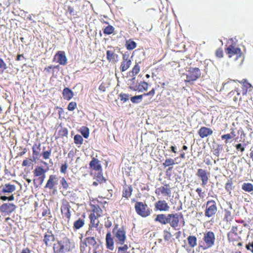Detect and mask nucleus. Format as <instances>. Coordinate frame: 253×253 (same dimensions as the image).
I'll list each match as a JSON object with an SVG mask.
<instances>
[{
  "label": "nucleus",
  "instance_id": "1",
  "mask_svg": "<svg viewBox=\"0 0 253 253\" xmlns=\"http://www.w3.org/2000/svg\"><path fill=\"white\" fill-rule=\"evenodd\" d=\"M74 248V243L71 241L69 239L65 238L58 242V244L54 246L53 249L56 253H63L66 252H69Z\"/></svg>",
  "mask_w": 253,
  "mask_h": 253
},
{
  "label": "nucleus",
  "instance_id": "2",
  "mask_svg": "<svg viewBox=\"0 0 253 253\" xmlns=\"http://www.w3.org/2000/svg\"><path fill=\"white\" fill-rule=\"evenodd\" d=\"M135 209L136 213L142 217H147L151 213L147 205L143 202H137L135 204Z\"/></svg>",
  "mask_w": 253,
  "mask_h": 253
},
{
  "label": "nucleus",
  "instance_id": "3",
  "mask_svg": "<svg viewBox=\"0 0 253 253\" xmlns=\"http://www.w3.org/2000/svg\"><path fill=\"white\" fill-rule=\"evenodd\" d=\"M118 225H115L113 230V233L116 239V241L117 243L123 245L126 239V231L123 228L118 229Z\"/></svg>",
  "mask_w": 253,
  "mask_h": 253
},
{
  "label": "nucleus",
  "instance_id": "4",
  "mask_svg": "<svg viewBox=\"0 0 253 253\" xmlns=\"http://www.w3.org/2000/svg\"><path fill=\"white\" fill-rule=\"evenodd\" d=\"M201 73L198 68L190 67L188 71L185 81L190 82L195 81L201 77Z\"/></svg>",
  "mask_w": 253,
  "mask_h": 253
},
{
  "label": "nucleus",
  "instance_id": "5",
  "mask_svg": "<svg viewBox=\"0 0 253 253\" xmlns=\"http://www.w3.org/2000/svg\"><path fill=\"white\" fill-rule=\"evenodd\" d=\"M216 211L217 207L215 201L213 200L208 201L206 203L205 216L208 217H211L216 213Z\"/></svg>",
  "mask_w": 253,
  "mask_h": 253
},
{
  "label": "nucleus",
  "instance_id": "6",
  "mask_svg": "<svg viewBox=\"0 0 253 253\" xmlns=\"http://www.w3.org/2000/svg\"><path fill=\"white\" fill-rule=\"evenodd\" d=\"M179 221V215L177 213H169L167 214V224H169L173 229H176L178 225Z\"/></svg>",
  "mask_w": 253,
  "mask_h": 253
},
{
  "label": "nucleus",
  "instance_id": "7",
  "mask_svg": "<svg viewBox=\"0 0 253 253\" xmlns=\"http://www.w3.org/2000/svg\"><path fill=\"white\" fill-rule=\"evenodd\" d=\"M204 241L206 244V247L205 248H209L211 247L214 244L215 236L211 231H209L205 234Z\"/></svg>",
  "mask_w": 253,
  "mask_h": 253
},
{
  "label": "nucleus",
  "instance_id": "8",
  "mask_svg": "<svg viewBox=\"0 0 253 253\" xmlns=\"http://www.w3.org/2000/svg\"><path fill=\"white\" fill-rule=\"evenodd\" d=\"M209 175V172L202 169H198L196 173V175L202 180V186H205L207 184Z\"/></svg>",
  "mask_w": 253,
  "mask_h": 253
},
{
  "label": "nucleus",
  "instance_id": "9",
  "mask_svg": "<svg viewBox=\"0 0 253 253\" xmlns=\"http://www.w3.org/2000/svg\"><path fill=\"white\" fill-rule=\"evenodd\" d=\"M16 208V206L13 204L5 203L0 206V211L7 214H9L14 211Z\"/></svg>",
  "mask_w": 253,
  "mask_h": 253
},
{
  "label": "nucleus",
  "instance_id": "10",
  "mask_svg": "<svg viewBox=\"0 0 253 253\" xmlns=\"http://www.w3.org/2000/svg\"><path fill=\"white\" fill-rule=\"evenodd\" d=\"M16 187L14 185L9 183L6 184L4 186L0 187V195L3 194L7 195L14 191Z\"/></svg>",
  "mask_w": 253,
  "mask_h": 253
},
{
  "label": "nucleus",
  "instance_id": "11",
  "mask_svg": "<svg viewBox=\"0 0 253 253\" xmlns=\"http://www.w3.org/2000/svg\"><path fill=\"white\" fill-rule=\"evenodd\" d=\"M84 244L86 246H92L93 248V253H96V250L98 247L93 237H88L84 239Z\"/></svg>",
  "mask_w": 253,
  "mask_h": 253
},
{
  "label": "nucleus",
  "instance_id": "12",
  "mask_svg": "<svg viewBox=\"0 0 253 253\" xmlns=\"http://www.w3.org/2000/svg\"><path fill=\"white\" fill-rule=\"evenodd\" d=\"M54 58L57 59V62L60 65H65L67 64V59L64 51H58L55 55Z\"/></svg>",
  "mask_w": 253,
  "mask_h": 253
},
{
  "label": "nucleus",
  "instance_id": "13",
  "mask_svg": "<svg viewBox=\"0 0 253 253\" xmlns=\"http://www.w3.org/2000/svg\"><path fill=\"white\" fill-rule=\"evenodd\" d=\"M156 209L160 211H169V207L165 200H160L155 204Z\"/></svg>",
  "mask_w": 253,
  "mask_h": 253
},
{
  "label": "nucleus",
  "instance_id": "14",
  "mask_svg": "<svg viewBox=\"0 0 253 253\" xmlns=\"http://www.w3.org/2000/svg\"><path fill=\"white\" fill-rule=\"evenodd\" d=\"M70 208L71 206L67 202H63L61 207L62 213L68 219H70L71 217Z\"/></svg>",
  "mask_w": 253,
  "mask_h": 253
},
{
  "label": "nucleus",
  "instance_id": "15",
  "mask_svg": "<svg viewBox=\"0 0 253 253\" xmlns=\"http://www.w3.org/2000/svg\"><path fill=\"white\" fill-rule=\"evenodd\" d=\"M58 184V178L55 175H51L45 185V188L52 189Z\"/></svg>",
  "mask_w": 253,
  "mask_h": 253
},
{
  "label": "nucleus",
  "instance_id": "16",
  "mask_svg": "<svg viewBox=\"0 0 253 253\" xmlns=\"http://www.w3.org/2000/svg\"><path fill=\"white\" fill-rule=\"evenodd\" d=\"M212 132L210 128L203 126L199 130L198 134L201 138H204L211 135Z\"/></svg>",
  "mask_w": 253,
  "mask_h": 253
},
{
  "label": "nucleus",
  "instance_id": "17",
  "mask_svg": "<svg viewBox=\"0 0 253 253\" xmlns=\"http://www.w3.org/2000/svg\"><path fill=\"white\" fill-rule=\"evenodd\" d=\"M54 239V236L52 232L48 231L44 235L43 241L47 246H50Z\"/></svg>",
  "mask_w": 253,
  "mask_h": 253
},
{
  "label": "nucleus",
  "instance_id": "18",
  "mask_svg": "<svg viewBox=\"0 0 253 253\" xmlns=\"http://www.w3.org/2000/svg\"><path fill=\"white\" fill-rule=\"evenodd\" d=\"M89 167L95 170H102L100 161L95 158H93L89 163Z\"/></svg>",
  "mask_w": 253,
  "mask_h": 253
},
{
  "label": "nucleus",
  "instance_id": "19",
  "mask_svg": "<svg viewBox=\"0 0 253 253\" xmlns=\"http://www.w3.org/2000/svg\"><path fill=\"white\" fill-rule=\"evenodd\" d=\"M106 243L107 248L111 251H113L114 250V241L110 232H108L106 234Z\"/></svg>",
  "mask_w": 253,
  "mask_h": 253
},
{
  "label": "nucleus",
  "instance_id": "20",
  "mask_svg": "<svg viewBox=\"0 0 253 253\" xmlns=\"http://www.w3.org/2000/svg\"><path fill=\"white\" fill-rule=\"evenodd\" d=\"M63 97L67 100H71L74 96L73 92L68 87L64 88L62 92Z\"/></svg>",
  "mask_w": 253,
  "mask_h": 253
},
{
  "label": "nucleus",
  "instance_id": "21",
  "mask_svg": "<svg viewBox=\"0 0 253 253\" xmlns=\"http://www.w3.org/2000/svg\"><path fill=\"white\" fill-rule=\"evenodd\" d=\"M148 88V84L145 82H141L139 84L135 85L133 91H138L139 92H143L146 91Z\"/></svg>",
  "mask_w": 253,
  "mask_h": 253
},
{
  "label": "nucleus",
  "instance_id": "22",
  "mask_svg": "<svg viewBox=\"0 0 253 253\" xmlns=\"http://www.w3.org/2000/svg\"><path fill=\"white\" fill-rule=\"evenodd\" d=\"M227 51L228 54H236L237 56H241V50L239 47H235L233 45H230L227 48Z\"/></svg>",
  "mask_w": 253,
  "mask_h": 253
},
{
  "label": "nucleus",
  "instance_id": "23",
  "mask_svg": "<svg viewBox=\"0 0 253 253\" xmlns=\"http://www.w3.org/2000/svg\"><path fill=\"white\" fill-rule=\"evenodd\" d=\"M167 214H159L156 215L154 219L155 222H158L161 224H167Z\"/></svg>",
  "mask_w": 253,
  "mask_h": 253
},
{
  "label": "nucleus",
  "instance_id": "24",
  "mask_svg": "<svg viewBox=\"0 0 253 253\" xmlns=\"http://www.w3.org/2000/svg\"><path fill=\"white\" fill-rule=\"evenodd\" d=\"M106 56L108 61L115 62L116 59L118 57V55L114 51L108 50L106 52Z\"/></svg>",
  "mask_w": 253,
  "mask_h": 253
},
{
  "label": "nucleus",
  "instance_id": "25",
  "mask_svg": "<svg viewBox=\"0 0 253 253\" xmlns=\"http://www.w3.org/2000/svg\"><path fill=\"white\" fill-rule=\"evenodd\" d=\"M131 64V60H125L123 61L120 66V69L122 72H124L127 70Z\"/></svg>",
  "mask_w": 253,
  "mask_h": 253
},
{
  "label": "nucleus",
  "instance_id": "26",
  "mask_svg": "<svg viewBox=\"0 0 253 253\" xmlns=\"http://www.w3.org/2000/svg\"><path fill=\"white\" fill-rule=\"evenodd\" d=\"M84 224V219L80 218L74 222L73 227L75 229L77 230L83 227Z\"/></svg>",
  "mask_w": 253,
  "mask_h": 253
},
{
  "label": "nucleus",
  "instance_id": "27",
  "mask_svg": "<svg viewBox=\"0 0 253 253\" xmlns=\"http://www.w3.org/2000/svg\"><path fill=\"white\" fill-rule=\"evenodd\" d=\"M237 228L236 227L233 226L231 228V231L228 233L227 239L229 242H233L234 240V239L233 238V234H234L235 235H237Z\"/></svg>",
  "mask_w": 253,
  "mask_h": 253
},
{
  "label": "nucleus",
  "instance_id": "28",
  "mask_svg": "<svg viewBox=\"0 0 253 253\" xmlns=\"http://www.w3.org/2000/svg\"><path fill=\"white\" fill-rule=\"evenodd\" d=\"M160 191L162 194L167 196H169L171 193V190L169 188V185L166 184L160 188Z\"/></svg>",
  "mask_w": 253,
  "mask_h": 253
},
{
  "label": "nucleus",
  "instance_id": "29",
  "mask_svg": "<svg viewBox=\"0 0 253 253\" xmlns=\"http://www.w3.org/2000/svg\"><path fill=\"white\" fill-rule=\"evenodd\" d=\"M242 189L246 192H252L253 191V185L250 183H244Z\"/></svg>",
  "mask_w": 253,
  "mask_h": 253
},
{
  "label": "nucleus",
  "instance_id": "30",
  "mask_svg": "<svg viewBox=\"0 0 253 253\" xmlns=\"http://www.w3.org/2000/svg\"><path fill=\"white\" fill-rule=\"evenodd\" d=\"M45 170L41 167H37L34 171L35 176H41L45 174Z\"/></svg>",
  "mask_w": 253,
  "mask_h": 253
},
{
  "label": "nucleus",
  "instance_id": "31",
  "mask_svg": "<svg viewBox=\"0 0 253 253\" xmlns=\"http://www.w3.org/2000/svg\"><path fill=\"white\" fill-rule=\"evenodd\" d=\"M189 245L191 247H194L197 245V238L194 236H189L187 238Z\"/></svg>",
  "mask_w": 253,
  "mask_h": 253
},
{
  "label": "nucleus",
  "instance_id": "32",
  "mask_svg": "<svg viewBox=\"0 0 253 253\" xmlns=\"http://www.w3.org/2000/svg\"><path fill=\"white\" fill-rule=\"evenodd\" d=\"M132 188L130 186H126L125 187L123 191V197L126 198L129 197L131 195Z\"/></svg>",
  "mask_w": 253,
  "mask_h": 253
},
{
  "label": "nucleus",
  "instance_id": "33",
  "mask_svg": "<svg viewBox=\"0 0 253 253\" xmlns=\"http://www.w3.org/2000/svg\"><path fill=\"white\" fill-rule=\"evenodd\" d=\"M90 219V224L91 226L97 227L98 225L99 221L96 219L94 214H90L89 216Z\"/></svg>",
  "mask_w": 253,
  "mask_h": 253
},
{
  "label": "nucleus",
  "instance_id": "34",
  "mask_svg": "<svg viewBox=\"0 0 253 253\" xmlns=\"http://www.w3.org/2000/svg\"><path fill=\"white\" fill-rule=\"evenodd\" d=\"M126 47L128 50H132L136 47V43L132 41H128L126 42Z\"/></svg>",
  "mask_w": 253,
  "mask_h": 253
},
{
  "label": "nucleus",
  "instance_id": "35",
  "mask_svg": "<svg viewBox=\"0 0 253 253\" xmlns=\"http://www.w3.org/2000/svg\"><path fill=\"white\" fill-rule=\"evenodd\" d=\"M143 95H135L130 98L131 101L133 103L138 104L142 101Z\"/></svg>",
  "mask_w": 253,
  "mask_h": 253
},
{
  "label": "nucleus",
  "instance_id": "36",
  "mask_svg": "<svg viewBox=\"0 0 253 253\" xmlns=\"http://www.w3.org/2000/svg\"><path fill=\"white\" fill-rule=\"evenodd\" d=\"M137 83L135 82V78L133 77L131 79L128 80L127 85H129V87L130 89L133 90V88H135V85H136Z\"/></svg>",
  "mask_w": 253,
  "mask_h": 253
},
{
  "label": "nucleus",
  "instance_id": "37",
  "mask_svg": "<svg viewBox=\"0 0 253 253\" xmlns=\"http://www.w3.org/2000/svg\"><path fill=\"white\" fill-rule=\"evenodd\" d=\"M74 140L75 144L81 145L83 143V138L82 136L79 134H76L74 136Z\"/></svg>",
  "mask_w": 253,
  "mask_h": 253
},
{
  "label": "nucleus",
  "instance_id": "38",
  "mask_svg": "<svg viewBox=\"0 0 253 253\" xmlns=\"http://www.w3.org/2000/svg\"><path fill=\"white\" fill-rule=\"evenodd\" d=\"M115 28L111 25H108L103 30L104 34L106 35H110L114 33Z\"/></svg>",
  "mask_w": 253,
  "mask_h": 253
},
{
  "label": "nucleus",
  "instance_id": "39",
  "mask_svg": "<svg viewBox=\"0 0 253 253\" xmlns=\"http://www.w3.org/2000/svg\"><path fill=\"white\" fill-rule=\"evenodd\" d=\"M81 132L83 136L85 138H88L89 136V129L87 127L83 126L81 128Z\"/></svg>",
  "mask_w": 253,
  "mask_h": 253
},
{
  "label": "nucleus",
  "instance_id": "40",
  "mask_svg": "<svg viewBox=\"0 0 253 253\" xmlns=\"http://www.w3.org/2000/svg\"><path fill=\"white\" fill-rule=\"evenodd\" d=\"M175 164L174 160L169 158L166 160L165 162L163 164L165 167L172 166Z\"/></svg>",
  "mask_w": 253,
  "mask_h": 253
},
{
  "label": "nucleus",
  "instance_id": "41",
  "mask_svg": "<svg viewBox=\"0 0 253 253\" xmlns=\"http://www.w3.org/2000/svg\"><path fill=\"white\" fill-rule=\"evenodd\" d=\"M223 149V146L221 144L217 145L216 148L213 150V154L216 156H219L220 153Z\"/></svg>",
  "mask_w": 253,
  "mask_h": 253
},
{
  "label": "nucleus",
  "instance_id": "42",
  "mask_svg": "<svg viewBox=\"0 0 253 253\" xmlns=\"http://www.w3.org/2000/svg\"><path fill=\"white\" fill-rule=\"evenodd\" d=\"M224 218L227 221H231L232 219L231 212L228 210H225Z\"/></svg>",
  "mask_w": 253,
  "mask_h": 253
},
{
  "label": "nucleus",
  "instance_id": "43",
  "mask_svg": "<svg viewBox=\"0 0 253 253\" xmlns=\"http://www.w3.org/2000/svg\"><path fill=\"white\" fill-rule=\"evenodd\" d=\"M60 182V184H61L64 190H67V189L69 187V185H68V184L66 180H65V179L64 177H62L61 178Z\"/></svg>",
  "mask_w": 253,
  "mask_h": 253
},
{
  "label": "nucleus",
  "instance_id": "44",
  "mask_svg": "<svg viewBox=\"0 0 253 253\" xmlns=\"http://www.w3.org/2000/svg\"><path fill=\"white\" fill-rule=\"evenodd\" d=\"M139 71H140V67L139 66L138 64L136 63L135 65V66L133 67V68H132L131 73H132V75L134 76V75L137 74L139 73Z\"/></svg>",
  "mask_w": 253,
  "mask_h": 253
},
{
  "label": "nucleus",
  "instance_id": "45",
  "mask_svg": "<svg viewBox=\"0 0 253 253\" xmlns=\"http://www.w3.org/2000/svg\"><path fill=\"white\" fill-rule=\"evenodd\" d=\"M171 236L172 235L169 231L166 230L164 231V237L165 241H169L171 238Z\"/></svg>",
  "mask_w": 253,
  "mask_h": 253
},
{
  "label": "nucleus",
  "instance_id": "46",
  "mask_svg": "<svg viewBox=\"0 0 253 253\" xmlns=\"http://www.w3.org/2000/svg\"><path fill=\"white\" fill-rule=\"evenodd\" d=\"M129 97V96L128 94L124 93V94H120V99L122 101H124L125 102L128 100Z\"/></svg>",
  "mask_w": 253,
  "mask_h": 253
},
{
  "label": "nucleus",
  "instance_id": "47",
  "mask_svg": "<svg viewBox=\"0 0 253 253\" xmlns=\"http://www.w3.org/2000/svg\"><path fill=\"white\" fill-rule=\"evenodd\" d=\"M96 180L100 183H102L105 182L106 179L101 173H98L96 176Z\"/></svg>",
  "mask_w": 253,
  "mask_h": 253
},
{
  "label": "nucleus",
  "instance_id": "48",
  "mask_svg": "<svg viewBox=\"0 0 253 253\" xmlns=\"http://www.w3.org/2000/svg\"><path fill=\"white\" fill-rule=\"evenodd\" d=\"M77 107V104L75 102H70L68 106V109L69 111H73Z\"/></svg>",
  "mask_w": 253,
  "mask_h": 253
},
{
  "label": "nucleus",
  "instance_id": "49",
  "mask_svg": "<svg viewBox=\"0 0 253 253\" xmlns=\"http://www.w3.org/2000/svg\"><path fill=\"white\" fill-rule=\"evenodd\" d=\"M225 189L230 193V191L232 189V182L231 181H228L225 186Z\"/></svg>",
  "mask_w": 253,
  "mask_h": 253
},
{
  "label": "nucleus",
  "instance_id": "50",
  "mask_svg": "<svg viewBox=\"0 0 253 253\" xmlns=\"http://www.w3.org/2000/svg\"><path fill=\"white\" fill-rule=\"evenodd\" d=\"M51 155V150L49 151H44L42 154V156L44 159H48L49 158V156Z\"/></svg>",
  "mask_w": 253,
  "mask_h": 253
},
{
  "label": "nucleus",
  "instance_id": "51",
  "mask_svg": "<svg viewBox=\"0 0 253 253\" xmlns=\"http://www.w3.org/2000/svg\"><path fill=\"white\" fill-rule=\"evenodd\" d=\"M235 147L237 150H240L241 152H243L245 151V147L241 143L236 144Z\"/></svg>",
  "mask_w": 253,
  "mask_h": 253
},
{
  "label": "nucleus",
  "instance_id": "52",
  "mask_svg": "<svg viewBox=\"0 0 253 253\" xmlns=\"http://www.w3.org/2000/svg\"><path fill=\"white\" fill-rule=\"evenodd\" d=\"M60 135L62 136H65L68 135V130L66 128H62L59 131Z\"/></svg>",
  "mask_w": 253,
  "mask_h": 253
},
{
  "label": "nucleus",
  "instance_id": "53",
  "mask_svg": "<svg viewBox=\"0 0 253 253\" xmlns=\"http://www.w3.org/2000/svg\"><path fill=\"white\" fill-rule=\"evenodd\" d=\"M221 137L222 139H225V142L227 143H228V140L231 139L232 136L230 135V134H226L222 135Z\"/></svg>",
  "mask_w": 253,
  "mask_h": 253
},
{
  "label": "nucleus",
  "instance_id": "54",
  "mask_svg": "<svg viewBox=\"0 0 253 253\" xmlns=\"http://www.w3.org/2000/svg\"><path fill=\"white\" fill-rule=\"evenodd\" d=\"M68 168V165L67 163H65L63 165H62L60 169V171L61 172L63 173H65L67 171V169Z\"/></svg>",
  "mask_w": 253,
  "mask_h": 253
},
{
  "label": "nucleus",
  "instance_id": "55",
  "mask_svg": "<svg viewBox=\"0 0 253 253\" xmlns=\"http://www.w3.org/2000/svg\"><path fill=\"white\" fill-rule=\"evenodd\" d=\"M7 68L6 63L4 62L3 59L0 58V69H3L5 70Z\"/></svg>",
  "mask_w": 253,
  "mask_h": 253
},
{
  "label": "nucleus",
  "instance_id": "56",
  "mask_svg": "<svg viewBox=\"0 0 253 253\" xmlns=\"http://www.w3.org/2000/svg\"><path fill=\"white\" fill-rule=\"evenodd\" d=\"M128 249V247L127 245H125L123 247H120L118 248V253H119V252L120 251L125 252Z\"/></svg>",
  "mask_w": 253,
  "mask_h": 253
},
{
  "label": "nucleus",
  "instance_id": "57",
  "mask_svg": "<svg viewBox=\"0 0 253 253\" xmlns=\"http://www.w3.org/2000/svg\"><path fill=\"white\" fill-rule=\"evenodd\" d=\"M240 83L243 84V85L246 87L247 88L252 87V85L250 83H247L246 80L244 79L241 82H240Z\"/></svg>",
  "mask_w": 253,
  "mask_h": 253
},
{
  "label": "nucleus",
  "instance_id": "58",
  "mask_svg": "<svg viewBox=\"0 0 253 253\" xmlns=\"http://www.w3.org/2000/svg\"><path fill=\"white\" fill-rule=\"evenodd\" d=\"M32 164L31 163V160L29 159V160H24L23 161V163H22V166L25 167V166H30V165Z\"/></svg>",
  "mask_w": 253,
  "mask_h": 253
},
{
  "label": "nucleus",
  "instance_id": "59",
  "mask_svg": "<svg viewBox=\"0 0 253 253\" xmlns=\"http://www.w3.org/2000/svg\"><path fill=\"white\" fill-rule=\"evenodd\" d=\"M39 177L37 179V180L39 181V185H42L44 181V180L45 177V174L42 175L41 176H39Z\"/></svg>",
  "mask_w": 253,
  "mask_h": 253
},
{
  "label": "nucleus",
  "instance_id": "60",
  "mask_svg": "<svg viewBox=\"0 0 253 253\" xmlns=\"http://www.w3.org/2000/svg\"><path fill=\"white\" fill-rule=\"evenodd\" d=\"M215 54L216 56L219 58H221L223 56V52L221 50H217Z\"/></svg>",
  "mask_w": 253,
  "mask_h": 253
},
{
  "label": "nucleus",
  "instance_id": "61",
  "mask_svg": "<svg viewBox=\"0 0 253 253\" xmlns=\"http://www.w3.org/2000/svg\"><path fill=\"white\" fill-rule=\"evenodd\" d=\"M155 94V90L154 88H153L151 91H150L149 92L147 93H144L143 95V96H148V95H151L153 96Z\"/></svg>",
  "mask_w": 253,
  "mask_h": 253
},
{
  "label": "nucleus",
  "instance_id": "62",
  "mask_svg": "<svg viewBox=\"0 0 253 253\" xmlns=\"http://www.w3.org/2000/svg\"><path fill=\"white\" fill-rule=\"evenodd\" d=\"M129 54L127 52L124 53L123 55V61L129 60Z\"/></svg>",
  "mask_w": 253,
  "mask_h": 253
},
{
  "label": "nucleus",
  "instance_id": "63",
  "mask_svg": "<svg viewBox=\"0 0 253 253\" xmlns=\"http://www.w3.org/2000/svg\"><path fill=\"white\" fill-rule=\"evenodd\" d=\"M50 214V212L49 210L45 209L42 212V215L43 216H47Z\"/></svg>",
  "mask_w": 253,
  "mask_h": 253
},
{
  "label": "nucleus",
  "instance_id": "64",
  "mask_svg": "<svg viewBox=\"0 0 253 253\" xmlns=\"http://www.w3.org/2000/svg\"><path fill=\"white\" fill-rule=\"evenodd\" d=\"M112 225V222L108 219L105 222V226L106 228H109Z\"/></svg>",
  "mask_w": 253,
  "mask_h": 253
}]
</instances>
